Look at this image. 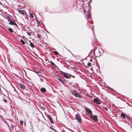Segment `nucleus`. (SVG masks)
<instances>
[{
  "label": "nucleus",
  "mask_w": 132,
  "mask_h": 132,
  "mask_svg": "<svg viewBox=\"0 0 132 132\" xmlns=\"http://www.w3.org/2000/svg\"><path fill=\"white\" fill-rule=\"evenodd\" d=\"M30 16L31 17V18H33V15L31 13H30Z\"/></svg>",
  "instance_id": "25"
},
{
  "label": "nucleus",
  "mask_w": 132,
  "mask_h": 132,
  "mask_svg": "<svg viewBox=\"0 0 132 132\" xmlns=\"http://www.w3.org/2000/svg\"><path fill=\"white\" fill-rule=\"evenodd\" d=\"M85 110H86V112L89 114L90 115H92V112L91 110L89 109H88V108H86V109H85Z\"/></svg>",
  "instance_id": "5"
},
{
  "label": "nucleus",
  "mask_w": 132,
  "mask_h": 132,
  "mask_svg": "<svg viewBox=\"0 0 132 132\" xmlns=\"http://www.w3.org/2000/svg\"><path fill=\"white\" fill-rule=\"evenodd\" d=\"M20 123L21 125H22L23 124V122L22 121H20Z\"/></svg>",
  "instance_id": "24"
},
{
  "label": "nucleus",
  "mask_w": 132,
  "mask_h": 132,
  "mask_svg": "<svg viewBox=\"0 0 132 132\" xmlns=\"http://www.w3.org/2000/svg\"><path fill=\"white\" fill-rule=\"evenodd\" d=\"M84 12L85 13V11L84 10Z\"/></svg>",
  "instance_id": "34"
},
{
  "label": "nucleus",
  "mask_w": 132,
  "mask_h": 132,
  "mask_svg": "<svg viewBox=\"0 0 132 132\" xmlns=\"http://www.w3.org/2000/svg\"><path fill=\"white\" fill-rule=\"evenodd\" d=\"M127 115L125 113H122L120 114V116L122 118L125 119L126 117V116Z\"/></svg>",
  "instance_id": "9"
},
{
  "label": "nucleus",
  "mask_w": 132,
  "mask_h": 132,
  "mask_svg": "<svg viewBox=\"0 0 132 132\" xmlns=\"http://www.w3.org/2000/svg\"><path fill=\"white\" fill-rule=\"evenodd\" d=\"M47 36H46V35H45V37L43 38V42L45 43H46V42L47 40Z\"/></svg>",
  "instance_id": "15"
},
{
  "label": "nucleus",
  "mask_w": 132,
  "mask_h": 132,
  "mask_svg": "<svg viewBox=\"0 0 132 132\" xmlns=\"http://www.w3.org/2000/svg\"><path fill=\"white\" fill-rule=\"evenodd\" d=\"M3 101L5 103H7V101L6 100L4 99L3 100Z\"/></svg>",
  "instance_id": "27"
},
{
  "label": "nucleus",
  "mask_w": 132,
  "mask_h": 132,
  "mask_svg": "<svg viewBox=\"0 0 132 132\" xmlns=\"http://www.w3.org/2000/svg\"><path fill=\"white\" fill-rule=\"evenodd\" d=\"M50 128L52 130H54V129L52 128V127H50Z\"/></svg>",
  "instance_id": "30"
},
{
  "label": "nucleus",
  "mask_w": 132,
  "mask_h": 132,
  "mask_svg": "<svg viewBox=\"0 0 132 132\" xmlns=\"http://www.w3.org/2000/svg\"><path fill=\"white\" fill-rule=\"evenodd\" d=\"M75 96L76 97H78V98H81V96H80V95L77 92V93H76V94L75 95Z\"/></svg>",
  "instance_id": "10"
},
{
  "label": "nucleus",
  "mask_w": 132,
  "mask_h": 132,
  "mask_svg": "<svg viewBox=\"0 0 132 132\" xmlns=\"http://www.w3.org/2000/svg\"><path fill=\"white\" fill-rule=\"evenodd\" d=\"M8 30L11 32H13V31L12 29L11 28H8Z\"/></svg>",
  "instance_id": "19"
},
{
  "label": "nucleus",
  "mask_w": 132,
  "mask_h": 132,
  "mask_svg": "<svg viewBox=\"0 0 132 132\" xmlns=\"http://www.w3.org/2000/svg\"><path fill=\"white\" fill-rule=\"evenodd\" d=\"M126 117L127 118V119L128 121H131V118H130L129 116H128L127 115H126Z\"/></svg>",
  "instance_id": "13"
},
{
  "label": "nucleus",
  "mask_w": 132,
  "mask_h": 132,
  "mask_svg": "<svg viewBox=\"0 0 132 132\" xmlns=\"http://www.w3.org/2000/svg\"><path fill=\"white\" fill-rule=\"evenodd\" d=\"M77 92H76V91L75 90H73L72 92H71V93H72V94L75 95V94H76V93H77Z\"/></svg>",
  "instance_id": "17"
},
{
  "label": "nucleus",
  "mask_w": 132,
  "mask_h": 132,
  "mask_svg": "<svg viewBox=\"0 0 132 132\" xmlns=\"http://www.w3.org/2000/svg\"><path fill=\"white\" fill-rule=\"evenodd\" d=\"M20 41L23 44H25L24 42L22 39H21Z\"/></svg>",
  "instance_id": "23"
},
{
  "label": "nucleus",
  "mask_w": 132,
  "mask_h": 132,
  "mask_svg": "<svg viewBox=\"0 0 132 132\" xmlns=\"http://www.w3.org/2000/svg\"><path fill=\"white\" fill-rule=\"evenodd\" d=\"M60 73L65 78L70 79L71 77V76L68 75L67 73L61 71H60Z\"/></svg>",
  "instance_id": "2"
},
{
  "label": "nucleus",
  "mask_w": 132,
  "mask_h": 132,
  "mask_svg": "<svg viewBox=\"0 0 132 132\" xmlns=\"http://www.w3.org/2000/svg\"><path fill=\"white\" fill-rule=\"evenodd\" d=\"M51 65L53 66V67H55L56 66L55 64L52 61H50V62Z\"/></svg>",
  "instance_id": "14"
},
{
  "label": "nucleus",
  "mask_w": 132,
  "mask_h": 132,
  "mask_svg": "<svg viewBox=\"0 0 132 132\" xmlns=\"http://www.w3.org/2000/svg\"><path fill=\"white\" fill-rule=\"evenodd\" d=\"M9 24L12 25H15L17 26L16 24L15 23L14 21H10L9 22Z\"/></svg>",
  "instance_id": "8"
},
{
  "label": "nucleus",
  "mask_w": 132,
  "mask_h": 132,
  "mask_svg": "<svg viewBox=\"0 0 132 132\" xmlns=\"http://www.w3.org/2000/svg\"><path fill=\"white\" fill-rule=\"evenodd\" d=\"M94 101L98 104H101V101L96 98H94Z\"/></svg>",
  "instance_id": "4"
},
{
  "label": "nucleus",
  "mask_w": 132,
  "mask_h": 132,
  "mask_svg": "<svg viewBox=\"0 0 132 132\" xmlns=\"http://www.w3.org/2000/svg\"><path fill=\"white\" fill-rule=\"evenodd\" d=\"M98 52H100V51L99 50V51H98Z\"/></svg>",
  "instance_id": "36"
},
{
  "label": "nucleus",
  "mask_w": 132,
  "mask_h": 132,
  "mask_svg": "<svg viewBox=\"0 0 132 132\" xmlns=\"http://www.w3.org/2000/svg\"><path fill=\"white\" fill-rule=\"evenodd\" d=\"M53 53L56 55H58L59 54V53L56 51H54Z\"/></svg>",
  "instance_id": "22"
},
{
  "label": "nucleus",
  "mask_w": 132,
  "mask_h": 132,
  "mask_svg": "<svg viewBox=\"0 0 132 132\" xmlns=\"http://www.w3.org/2000/svg\"><path fill=\"white\" fill-rule=\"evenodd\" d=\"M46 92V89L44 88H42V94H44V93Z\"/></svg>",
  "instance_id": "11"
},
{
  "label": "nucleus",
  "mask_w": 132,
  "mask_h": 132,
  "mask_svg": "<svg viewBox=\"0 0 132 132\" xmlns=\"http://www.w3.org/2000/svg\"><path fill=\"white\" fill-rule=\"evenodd\" d=\"M75 117L76 119L79 123H81L82 122V120L81 118V117L78 113V114H76Z\"/></svg>",
  "instance_id": "1"
},
{
  "label": "nucleus",
  "mask_w": 132,
  "mask_h": 132,
  "mask_svg": "<svg viewBox=\"0 0 132 132\" xmlns=\"http://www.w3.org/2000/svg\"><path fill=\"white\" fill-rule=\"evenodd\" d=\"M89 67H90L91 66L92 64L90 62H88L87 63Z\"/></svg>",
  "instance_id": "21"
},
{
  "label": "nucleus",
  "mask_w": 132,
  "mask_h": 132,
  "mask_svg": "<svg viewBox=\"0 0 132 132\" xmlns=\"http://www.w3.org/2000/svg\"><path fill=\"white\" fill-rule=\"evenodd\" d=\"M17 11L19 13H20L22 15H23L24 14L25 12L23 10H18Z\"/></svg>",
  "instance_id": "7"
},
{
  "label": "nucleus",
  "mask_w": 132,
  "mask_h": 132,
  "mask_svg": "<svg viewBox=\"0 0 132 132\" xmlns=\"http://www.w3.org/2000/svg\"><path fill=\"white\" fill-rule=\"evenodd\" d=\"M70 75L72 77H73V78H75V76H72V75Z\"/></svg>",
  "instance_id": "31"
},
{
  "label": "nucleus",
  "mask_w": 132,
  "mask_h": 132,
  "mask_svg": "<svg viewBox=\"0 0 132 132\" xmlns=\"http://www.w3.org/2000/svg\"><path fill=\"white\" fill-rule=\"evenodd\" d=\"M19 85L20 87L22 89H24V86L23 84L21 83H19Z\"/></svg>",
  "instance_id": "12"
},
{
  "label": "nucleus",
  "mask_w": 132,
  "mask_h": 132,
  "mask_svg": "<svg viewBox=\"0 0 132 132\" xmlns=\"http://www.w3.org/2000/svg\"><path fill=\"white\" fill-rule=\"evenodd\" d=\"M58 80L60 81H62V80H61V78H58Z\"/></svg>",
  "instance_id": "28"
},
{
  "label": "nucleus",
  "mask_w": 132,
  "mask_h": 132,
  "mask_svg": "<svg viewBox=\"0 0 132 132\" xmlns=\"http://www.w3.org/2000/svg\"><path fill=\"white\" fill-rule=\"evenodd\" d=\"M28 35H30V34H29V32H28Z\"/></svg>",
  "instance_id": "33"
},
{
  "label": "nucleus",
  "mask_w": 132,
  "mask_h": 132,
  "mask_svg": "<svg viewBox=\"0 0 132 132\" xmlns=\"http://www.w3.org/2000/svg\"><path fill=\"white\" fill-rule=\"evenodd\" d=\"M103 108L104 109V110H106V111H108V108L106 106H103Z\"/></svg>",
  "instance_id": "18"
},
{
  "label": "nucleus",
  "mask_w": 132,
  "mask_h": 132,
  "mask_svg": "<svg viewBox=\"0 0 132 132\" xmlns=\"http://www.w3.org/2000/svg\"><path fill=\"white\" fill-rule=\"evenodd\" d=\"M90 118L94 120L96 122L98 121V120L97 118V116L96 115L93 116L91 115L90 116Z\"/></svg>",
  "instance_id": "3"
},
{
  "label": "nucleus",
  "mask_w": 132,
  "mask_h": 132,
  "mask_svg": "<svg viewBox=\"0 0 132 132\" xmlns=\"http://www.w3.org/2000/svg\"><path fill=\"white\" fill-rule=\"evenodd\" d=\"M30 46L32 47H34V46L33 44L32 43H30Z\"/></svg>",
  "instance_id": "20"
},
{
  "label": "nucleus",
  "mask_w": 132,
  "mask_h": 132,
  "mask_svg": "<svg viewBox=\"0 0 132 132\" xmlns=\"http://www.w3.org/2000/svg\"><path fill=\"white\" fill-rule=\"evenodd\" d=\"M46 108V106L43 105V106H42V110L43 111H45Z\"/></svg>",
  "instance_id": "16"
},
{
  "label": "nucleus",
  "mask_w": 132,
  "mask_h": 132,
  "mask_svg": "<svg viewBox=\"0 0 132 132\" xmlns=\"http://www.w3.org/2000/svg\"><path fill=\"white\" fill-rule=\"evenodd\" d=\"M37 37L39 38H40L41 36L40 35L38 34L37 35Z\"/></svg>",
  "instance_id": "26"
},
{
  "label": "nucleus",
  "mask_w": 132,
  "mask_h": 132,
  "mask_svg": "<svg viewBox=\"0 0 132 132\" xmlns=\"http://www.w3.org/2000/svg\"><path fill=\"white\" fill-rule=\"evenodd\" d=\"M47 117L48 118L50 122L52 124H53L54 122L52 120V117L50 115H48Z\"/></svg>",
  "instance_id": "6"
},
{
  "label": "nucleus",
  "mask_w": 132,
  "mask_h": 132,
  "mask_svg": "<svg viewBox=\"0 0 132 132\" xmlns=\"http://www.w3.org/2000/svg\"><path fill=\"white\" fill-rule=\"evenodd\" d=\"M35 72L36 73H37V74L38 73H40V71H39V72L36 71Z\"/></svg>",
  "instance_id": "29"
},
{
  "label": "nucleus",
  "mask_w": 132,
  "mask_h": 132,
  "mask_svg": "<svg viewBox=\"0 0 132 132\" xmlns=\"http://www.w3.org/2000/svg\"><path fill=\"white\" fill-rule=\"evenodd\" d=\"M90 61H93V60L92 59H90Z\"/></svg>",
  "instance_id": "32"
},
{
  "label": "nucleus",
  "mask_w": 132,
  "mask_h": 132,
  "mask_svg": "<svg viewBox=\"0 0 132 132\" xmlns=\"http://www.w3.org/2000/svg\"><path fill=\"white\" fill-rule=\"evenodd\" d=\"M40 90L41 91V88L40 89Z\"/></svg>",
  "instance_id": "35"
},
{
  "label": "nucleus",
  "mask_w": 132,
  "mask_h": 132,
  "mask_svg": "<svg viewBox=\"0 0 132 132\" xmlns=\"http://www.w3.org/2000/svg\"><path fill=\"white\" fill-rule=\"evenodd\" d=\"M39 76L40 75V74H38Z\"/></svg>",
  "instance_id": "37"
}]
</instances>
